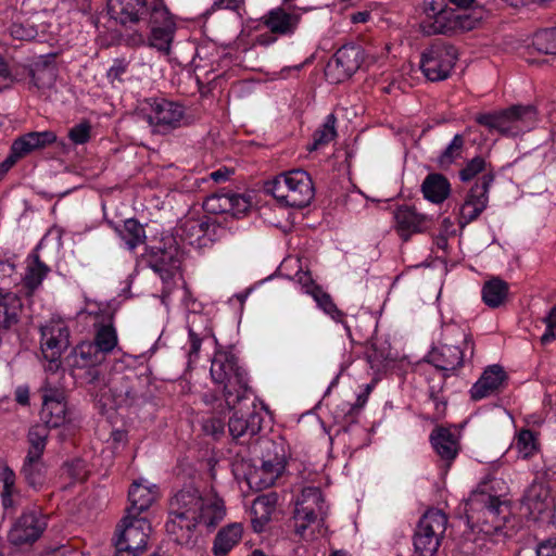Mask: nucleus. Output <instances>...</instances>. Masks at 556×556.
<instances>
[{
  "label": "nucleus",
  "instance_id": "15",
  "mask_svg": "<svg viewBox=\"0 0 556 556\" xmlns=\"http://www.w3.org/2000/svg\"><path fill=\"white\" fill-rule=\"evenodd\" d=\"M40 345L45 357L50 362V367H59L56 363L62 352L70 344V331L66 323L61 318H51L40 327Z\"/></svg>",
  "mask_w": 556,
  "mask_h": 556
},
{
  "label": "nucleus",
  "instance_id": "6",
  "mask_svg": "<svg viewBox=\"0 0 556 556\" xmlns=\"http://www.w3.org/2000/svg\"><path fill=\"white\" fill-rule=\"evenodd\" d=\"M476 122L490 131L505 137H518L536 127L539 115L534 105L517 104L498 112L479 114Z\"/></svg>",
  "mask_w": 556,
  "mask_h": 556
},
{
  "label": "nucleus",
  "instance_id": "21",
  "mask_svg": "<svg viewBox=\"0 0 556 556\" xmlns=\"http://www.w3.org/2000/svg\"><path fill=\"white\" fill-rule=\"evenodd\" d=\"M41 419L48 428L61 427L68 419L64 392L51 388L48 382L42 387Z\"/></svg>",
  "mask_w": 556,
  "mask_h": 556
},
{
  "label": "nucleus",
  "instance_id": "36",
  "mask_svg": "<svg viewBox=\"0 0 556 556\" xmlns=\"http://www.w3.org/2000/svg\"><path fill=\"white\" fill-rule=\"evenodd\" d=\"M115 231L124 247L129 251H134L138 245L143 244L147 239L143 226L134 218H128L123 225L116 226Z\"/></svg>",
  "mask_w": 556,
  "mask_h": 556
},
{
  "label": "nucleus",
  "instance_id": "7",
  "mask_svg": "<svg viewBox=\"0 0 556 556\" xmlns=\"http://www.w3.org/2000/svg\"><path fill=\"white\" fill-rule=\"evenodd\" d=\"M266 191L281 204L290 207L307 206L315 189L309 174L303 169L285 172L266 184Z\"/></svg>",
  "mask_w": 556,
  "mask_h": 556
},
{
  "label": "nucleus",
  "instance_id": "63",
  "mask_svg": "<svg viewBox=\"0 0 556 556\" xmlns=\"http://www.w3.org/2000/svg\"><path fill=\"white\" fill-rule=\"evenodd\" d=\"M433 405L435 408V416L441 417L445 413L446 402L443 401L440 396L433 395Z\"/></svg>",
  "mask_w": 556,
  "mask_h": 556
},
{
  "label": "nucleus",
  "instance_id": "57",
  "mask_svg": "<svg viewBox=\"0 0 556 556\" xmlns=\"http://www.w3.org/2000/svg\"><path fill=\"white\" fill-rule=\"evenodd\" d=\"M205 433L217 437L224 432V422L219 418H208L203 424Z\"/></svg>",
  "mask_w": 556,
  "mask_h": 556
},
{
  "label": "nucleus",
  "instance_id": "22",
  "mask_svg": "<svg viewBox=\"0 0 556 556\" xmlns=\"http://www.w3.org/2000/svg\"><path fill=\"white\" fill-rule=\"evenodd\" d=\"M97 396L103 406L117 408L127 405L135 397V391L128 377L114 376L109 380L108 386L100 389Z\"/></svg>",
  "mask_w": 556,
  "mask_h": 556
},
{
  "label": "nucleus",
  "instance_id": "44",
  "mask_svg": "<svg viewBox=\"0 0 556 556\" xmlns=\"http://www.w3.org/2000/svg\"><path fill=\"white\" fill-rule=\"evenodd\" d=\"M48 434L49 430L47 426L40 424L33 426L27 435L29 443L27 455H31V457H42Z\"/></svg>",
  "mask_w": 556,
  "mask_h": 556
},
{
  "label": "nucleus",
  "instance_id": "17",
  "mask_svg": "<svg viewBox=\"0 0 556 556\" xmlns=\"http://www.w3.org/2000/svg\"><path fill=\"white\" fill-rule=\"evenodd\" d=\"M493 180L494 175L486 173L481 177L479 184L471 187L459 210L458 222L462 227H465L476 220L486 208L489 203V191Z\"/></svg>",
  "mask_w": 556,
  "mask_h": 556
},
{
  "label": "nucleus",
  "instance_id": "25",
  "mask_svg": "<svg viewBox=\"0 0 556 556\" xmlns=\"http://www.w3.org/2000/svg\"><path fill=\"white\" fill-rule=\"evenodd\" d=\"M507 376L504 368L500 365L488 366L479 380L471 387V399L479 401L498 391Z\"/></svg>",
  "mask_w": 556,
  "mask_h": 556
},
{
  "label": "nucleus",
  "instance_id": "48",
  "mask_svg": "<svg viewBox=\"0 0 556 556\" xmlns=\"http://www.w3.org/2000/svg\"><path fill=\"white\" fill-rule=\"evenodd\" d=\"M533 46L539 52L556 54V28L538 31L533 37Z\"/></svg>",
  "mask_w": 556,
  "mask_h": 556
},
{
  "label": "nucleus",
  "instance_id": "14",
  "mask_svg": "<svg viewBox=\"0 0 556 556\" xmlns=\"http://www.w3.org/2000/svg\"><path fill=\"white\" fill-rule=\"evenodd\" d=\"M151 27L150 46L168 54L176 33V24L162 0L151 4L150 18L146 22Z\"/></svg>",
  "mask_w": 556,
  "mask_h": 556
},
{
  "label": "nucleus",
  "instance_id": "30",
  "mask_svg": "<svg viewBox=\"0 0 556 556\" xmlns=\"http://www.w3.org/2000/svg\"><path fill=\"white\" fill-rule=\"evenodd\" d=\"M23 303L13 292H0V328L11 329L20 321Z\"/></svg>",
  "mask_w": 556,
  "mask_h": 556
},
{
  "label": "nucleus",
  "instance_id": "3",
  "mask_svg": "<svg viewBox=\"0 0 556 556\" xmlns=\"http://www.w3.org/2000/svg\"><path fill=\"white\" fill-rule=\"evenodd\" d=\"M210 224L203 218L181 219L175 229L176 247L159 249L152 260L151 268L160 276L164 283V292L168 294L180 267L179 243L193 248H203L212 241Z\"/></svg>",
  "mask_w": 556,
  "mask_h": 556
},
{
  "label": "nucleus",
  "instance_id": "12",
  "mask_svg": "<svg viewBox=\"0 0 556 556\" xmlns=\"http://www.w3.org/2000/svg\"><path fill=\"white\" fill-rule=\"evenodd\" d=\"M143 110L147 122L155 132L167 134L185 124V108L177 102L153 99Z\"/></svg>",
  "mask_w": 556,
  "mask_h": 556
},
{
  "label": "nucleus",
  "instance_id": "47",
  "mask_svg": "<svg viewBox=\"0 0 556 556\" xmlns=\"http://www.w3.org/2000/svg\"><path fill=\"white\" fill-rule=\"evenodd\" d=\"M463 148L464 137L457 134L438 157V164L443 168L448 167L462 156Z\"/></svg>",
  "mask_w": 556,
  "mask_h": 556
},
{
  "label": "nucleus",
  "instance_id": "60",
  "mask_svg": "<svg viewBox=\"0 0 556 556\" xmlns=\"http://www.w3.org/2000/svg\"><path fill=\"white\" fill-rule=\"evenodd\" d=\"M15 401L21 405H27L29 403V389L27 386H18L15 389Z\"/></svg>",
  "mask_w": 556,
  "mask_h": 556
},
{
  "label": "nucleus",
  "instance_id": "41",
  "mask_svg": "<svg viewBox=\"0 0 556 556\" xmlns=\"http://www.w3.org/2000/svg\"><path fill=\"white\" fill-rule=\"evenodd\" d=\"M508 285L501 279H492L482 288V300L489 307H498L507 296Z\"/></svg>",
  "mask_w": 556,
  "mask_h": 556
},
{
  "label": "nucleus",
  "instance_id": "56",
  "mask_svg": "<svg viewBox=\"0 0 556 556\" xmlns=\"http://www.w3.org/2000/svg\"><path fill=\"white\" fill-rule=\"evenodd\" d=\"M535 556H556V538L540 542L535 549Z\"/></svg>",
  "mask_w": 556,
  "mask_h": 556
},
{
  "label": "nucleus",
  "instance_id": "59",
  "mask_svg": "<svg viewBox=\"0 0 556 556\" xmlns=\"http://www.w3.org/2000/svg\"><path fill=\"white\" fill-rule=\"evenodd\" d=\"M244 3V0H215L212 9H228V10H239V8Z\"/></svg>",
  "mask_w": 556,
  "mask_h": 556
},
{
  "label": "nucleus",
  "instance_id": "18",
  "mask_svg": "<svg viewBox=\"0 0 556 556\" xmlns=\"http://www.w3.org/2000/svg\"><path fill=\"white\" fill-rule=\"evenodd\" d=\"M203 208L208 214H230L239 218L251 208V199L231 191H219L204 200Z\"/></svg>",
  "mask_w": 556,
  "mask_h": 556
},
{
  "label": "nucleus",
  "instance_id": "4",
  "mask_svg": "<svg viewBox=\"0 0 556 556\" xmlns=\"http://www.w3.org/2000/svg\"><path fill=\"white\" fill-rule=\"evenodd\" d=\"M475 354V342L468 329L456 323L442 326L441 343L428 354V362L443 371H455Z\"/></svg>",
  "mask_w": 556,
  "mask_h": 556
},
{
  "label": "nucleus",
  "instance_id": "9",
  "mask_svg": "<svg viewBox=\"0 0 556 556\" xmlns=\"http://www.w3.org/2000/svg\"><path fill=\"white\" fill-rule=\"evenodd\" d=\"M447 525V517L439 509H429L420 518L414 533L413 544L415 553L420 556H433L443 538Z\"/></svg>",
  "mask_w": 556,
  "mask_h": 556
},
{
  "label": "nucleus",
  "instance_id": "19",
  "mask_svg": "<svg viewBox=\"0 0 556 556\" xmlns=\"http://www.w3.org/2000/svg\"><path fill=\"white\" fill-rule=\"evenodd\" d=\"M151 525L144 517L126 515L117 531L116 541L125 548L142 552L147 547Z\"/></svg>",
  "mask_w": 556,
  "mask_h": 556
},
{
  "label": "nucleus",
  "instance_id": "26",
  "mask_svg": "<svg viewBox=\"0 0 556 556\" xmlns=\"http://www.w3.org/2000/svg\"><path fill=\"white\" fill-rule=\"evenodd\" d=\"M522 506L536 518L552 506L549 488L542 481H533L522 497Z\"/></svg>",
  "mask_w": 556,
  "mask_h": 556
},
{
  "label": "nucleus",
  "instance_id": "45",
  "mask_svg": "<svg viewBox=\"0 0 556 556\" xmlns=\"http://www.w3.org/2000/svg\"><path fill=\"white\" fill-rule=\"evenodd\" d=\"M309 295L314 299L317 306L336 321H341L343 313L333 303L331 296L320 287L309 290Z\"/></svg>",
  "mask_w": 556,
  "mask_h": 556
},
{
  "label": "nucleus",
  "instance_id": "51",
  "mask_svg": "<svg viewBox=\"0 0 556 556\" xmlns=\"http://www.w3.org/2000/svg\"><path fill=\"white\" fill-rule=\"evenodd\" d=\"M485 169V161L481 156H476L469 161L465 167L459 172V178L462 181H470L478 174Z\"/></svg>",
  "mask_w": 556,
  "mask_h": 556
},
{
  "label": "nucleus",
  "instance_id": "58",
  "mask_svg": "<svg viewBox=\"0 0 556 556\" xmlns=\"http://www.w3.org/2000/svg\"><path fill=\"white\" fill-rule=\"evenodd\" d=\"M295 281L301 286L303 292L309 294V290L313 288H319L315 285L311 275L305 271H298L294 276Z\"/></svg>",
  "mask_w": 556,
  "mask_h": 556
},
{
  "label": "nucleus",
  "instance_id": "13",
  "mask_svg": "<svg viewBox=\"0 0 556 556\" xmlns=\"http://www.w3.org/2000/svg\"><path fill=\"white\" fill-rule=\"evenodd\" d=\"M327 514L321 491L315 486L304 488L299 496L294 510L295 532L303 536L308 527Z\"/></svg>",
  "mask_w": 556,
  "mask_h": 556
},
{
  "label": "nucleus",
  "instance_id": "34",
  "mask_svg": "<svg viewBox=\"0 0 556 556\" xmlns=\"http://www.w3.org/2000/svg\"><path fill=\"white\" fill-rule=\"evenodd\" d=\"M0 482H2L1 503L4 511L13 513L21 505L22 495L15 488V473L9 467L0 468Z\"/></svg>",
  "mask_w": 556,
  "mask_h": 556
},
{
  "label": "nucleus",
  "instance_id": "64",
  "mask_svg": "<svg viewBox=\"0 0 556 556\" xmlns=\"http://www.w3.org/2000/svg\"><path fill=\"white\" fill-rule=\"evenodd\" d=\"M115 556H136L138 552L131 549V548H125L119 542L115 541Z\"/></svg>",
  "mask_w": 556,
  "mask_h": 556
},
{
  "label": "nucleus",
  "instance_id": "10",
  "mask_svg": "<svg viewBox=\"0 0 556 556\" xmlns=\"http://www.w3.org/2000/svg\"><path fill=\"white\" fill-rule=\"evenodd\" d=\"M97 351L91 342H81L65 358L73 378L80 383L93 384L94 388L103 382L98 365L104 359Z\"/></svg>",
  "mask_w": 556,
  "mask_h": 556
},
{
  "label": "nucleus",
  "instance_id": "35",
  "mask_svg": "<svg viewBox=\"0 0 556 556\" xmlns=\"http://www.w3.org/2000/svg\"><path fill=\"white\" fill-rule=\"evenodd\" d=\"M278 496L276 493H268L257 496L252 505V519L253 529L261 532L263 526L269 521L271 514L276 509Z\"/></svg>",
  "mask_w": 556,
  "mask_h": 556
},
{
  "label": "nucleus",
  "instance_id": "61",
  "mask_svg": "<svg viewBox=\"0 0 556 556\" xmlns=\"http://www.w3.org/2000/svg\"><path fill=\"white\" fill-rule=\"evenodd\" d=\"M232 170L227 167L218 168L210 174V178L215 182H224L229 179Z\"/></svg>",
  "mask_w": 556,
  "mask_h": 556
},
{
  "label": "nucleus",
  "instance_id": "37",
  "mask_svg": "<svg viewBox=\"0 0 556 556\" xmlns=\"http://www.w3.org/2000/svg\"><path fill=\"white\" fill-rule=\"evenodd\" d=\"M299 22L296 15L287 13L283 9H274L264 16V24L267 28L279 35L293 33Z\"/></svg>",
  "mask_w": 556,
  "mask_h": 556
},
{
  "label": "nucleus",
  "instance_id": "23",
  "mask_svg": "<svg viewBox=\"0 0 556 556\" xmlns=\"http://www.w3.org/2000/svg\"><path fill=\"white\" fill-rule=\"evenodd\" d=\"M395 228L403 240H408L413 233L427 230L431 219L419 214L414 207L403 205L394 211Z\"/></svg>",
  "mask_w": 556,
  "mask_h": 556
},
{
  "label": "nucleus",
  "instance_id": "8",
  "mask_svg": "<svg viewBox=\"0 0 556 556\" xmlns=\"http://www.w3.org/2000/svg\"><path fill=\"white\" fill-rule=\"evenodd\" d=\"M475 21L465 14L457 13L444 0H425L424 17L420 29L425 35L451 34L458 30H470Z\"/></svg>",
  "mask_w": 556,
  "mask_h": 556
},
{
  "label": "nucleus",
  "instance_id": "1",
  "mask_svg": "<svg viewBox=\"0 0 556 556\" xmlns=\"http://www.w3.org/2000/svg\"><path fill=\"white\" fill-rule=\"evenodd\" d=\"M225 516V503L213 489L202 491L188 485L170 501L166 531L177 544L190 546L195 542L197 527L212 531Z\"/></svg>",
  "mask_w": 556,
  "mask_h": 556
},
{
  "label": "nucleus",
  "instance_id": "27",
  "mask_svg": "<svg viewBox=\"0 0 556 556\" xmlns=\"http://www.w3.org/2000/svg\"><path fill=\"white\" fill-rule=\"evenodd\" d=\"M285 465L280 459L264 460L247 476V481L252 489L263 490L271 486L282 473Z\"/></svg>",
  "mask_w": 556,
  "mask_h": 556
},
{
  "label": "nucleus",
  "instance_id": "53",
  "mask_svg": "<svg viewBox=\"0 0 556 556\" xmlns=\"http://www.w3.org/2000/svg\"><path fill=\"white\" fill-rule=\"evenodd\" d=\"M546 329L541 337L542 344H548L556 338V306L553 307L549 314L544 318Z\"/></svg>",
  "mask_w": 556,
  "mask_h": 556
},
{
  "label": "nucleus",
  "instance_id": "28",
  "mask_svg": "<svg viewBox=\"0 0 556 556\" xmlns=\"http://www.w3.org/2000/svg\"><path fill=\"white\" fill-rule=\"evenodd\" d=\"M55 140L56 135L53 131H30L16 138L12 146L15 154H21L24 157L34 151L52 144Z\"/></svg>",
  "mask_w": 556,
  "mask_h": 556
},
{
  "label": "nucleus",
  "instance_id": "50",
  "mask_svg": "<svg viewBox=\"0 0 556 556\" xmlns=\"http://www.w3.org/2000/svg\"><path fill=\"white\" fill-rule=\"evenodd\" d=\"M10 36L17 40H31L36 38L37 28L29 23L14 22L8 28Z\"/></svg>",
  "mask_w": 556,
  "mask_h": 556
},
{
  "label": "nucleus",
  "instance_id": "20",
  "mask_svg": "<svg viewBox=\"0 0 556 556\" xmlns=\"http://www.w3.org/2000/svg\"><path fill=\"white\" fill-rule=\"evenodd\" d=\"M108 14L124 26H131L150 18L151 5L147 0H108Z\"/></svg>",
  "mask_w": 556,
  "mask_h": 556
},
{
  "label": "nucleus",
  "instance_id": "5",
  "mask_svg": "<svg viewBox=\"0 0 556 556\" xmlns=\"http://www.w3.org/2000/svg\"><path fill=\"white\" fill-rule=\"evenodd\" d=\"M210 375L212 381L222 387L228 408H233L237 402L245 397L248 375L231 350L215 351L211 361Z\"/></svg>",
  "mask_w": 556,
  "mask_h": 556
},
{
  "label": "nucleus",
  "instance_id": "11",
  "mask_svg": "<svg viewBox=\"0 0 556 556\" xmlns=\"http://www.w3.org/2000/svg\"><path fill=\"white\" fill-rule=\"evenodd\" d=\"M457 60V50L445 42H434L421 54L420 68L430 81L446 79Z\"/></svg>",
  "mask_w": 556,
  "mask_h": 556
},
{
  "label": "nucleus",
  "instance_id": "33",
  "mask_svg": "<svg viewBox=\"0 0 556 556\" xmlns=\"http://www.w3.org/2000/svg\"><path fill=\"white\" fill-rule=\"evenodd\" d=\"M261 424L262 417L255 412L250 413L247 418L235 413L229 419L228 428L235 439L251 438L260 432Z\"/></svg>",
  "mask_w": 556,
  "mask_h": 556
},
{
  "label": "nucleus",
  "instance_id": "42",
  "mask_svg": "<svg viewBox=\"0 0 556 556\" xmlns=\"http://www.w3.org/2000/svg\"><path fill=\"white\" fill-rule=\"evenodd\" d=\"M336 123L337 118L333 114L326 116L323 125L313 135V143L308 147L309 151L324 148L337 137Z\"/></svg>",
  "mask_w": 556,
  "mask_h": 556
},
{
  "label": "nucleus",
  "instance_id": "54",
  "mask_svg": "<svg viewBox=\"0 0 556 556\" xmlns=\"http://www.w3.org/2000/svg\"><path fill=\"white\" fill-rule=\"evenodd\" d=\"M68 137L75 144L86 143L90 138V125L88 123H80L74 126L68 131Z\"/></svg>",
  "mask_w": 556,
  "mask_h": 556
},
{
  "label": "nucleus",
  "instance_id": "49",
  "mask_svg": "<svg viewBox=\"0 0 556 556\" xmlns=\"http://www.w3.org/2000/svg\"><path fill=\"white\" fill-rule=\"evenodd\" d=\"M516 448L522 458H528L536 450L534 434L530 430H521L516 439Z\"/></svg>",
  "mask_w": 556,
  "mask_h": 556
},
{
  "label": "nucleus",
  "instance_id": "24",
  "mask_svg": "<svg viewBox=\"0 0 556 556\" xmlns=\"http://www.w3.org/2000/svg\"><path fill=\"white\" fill-rule=\"evenodd\" d=\"M159 489L155 484L149 483L146 479L134 481L128 492L129 507L127 514L130 517L140 516L156 500Z\"/></svg>",
  "mask_w": 556,
  "mask_h": 556
},
{
  "label": "nucleus",
  "instance_id": "38",
  "mask_svg": "<svg viewBox=\"0 0 556 556\" xmlns=\"http://www.w3.org/2000/svg\"><path fill=\"white\" fill-rule=\"evenodd\" d=\"M421 189L427 200L439 204L448 197L451 185L443 175L430 174L425 178Z\"/></svg>",
  "mask_w": 556,
  "mask_h": 556
},
{
  "label": "nucleus",
  "instance_id": "40",
  "mask_svg": "<svg viewBox=\"0 0 556 556\" xmlns=\"http://www.w3.org/2000/svg\"><path fill=\"white\" fill-rule=\"evenodd\" d=\"M45 472L46 469L42 457L26 455L22 473L30 486L35 489L40 488L45 482Z\"/></svg>",
  "mask_w": 556,
  "mask_h": 556
},
{
  "label": "nucleus",
  "instance_id": "2",
  "mask_svg": "<svg viewBox=\"0 0 556 556\" xmlns=\"http://www.w3.org/2000/svg\"><path fill=\"white\" fill-rule=\"evenodd\" d=\"M505 482L492 476H488L471 492L466 501V517L472 531L477 534L475 542L479 553L486 543L495 544L511 535L514 526L510 523V510L506 500Z\"/></svg>",
  "mask_w": 556,
  "mask_h": 556
},
{
  "label": "nucleus",
  "instance_id": "31",
  "mask_svg": "<svg viewBox=\"0 0 556 556\" xmlns=\"http://www.w3.org/2000/svg\"><path fill=\"white\" fill-rule=\"evenodd\" d=\"M430 440L441 459L450 464L457 456L458 443L450 430L444 428L435 429L432 431Z\"/></svg>",
  "mask_w": 556,
  "mask_h": 556
},
{
  "label": "nucleus",
  "instance_id": "29",
  "mask_svg": "<svg viewBox=\"0 0 556 556\" xmlns=\"http://www.w3.org/2000/svg\"><path fill=\"white\" fill-rule=\"evenodd\" d=\"M363 62V51L361 47L355 45H345L341 47L334 54L333 62L329 67L334 65L340 70L343 78L352 76Z\"/></svg>",
  "mask_w": 556,
  "mask_h": 556
},
{
  "label": "nucleus",
  "instance_id": "16",
  "mask_svg": "<svg viewBox=\"0 0 556 556\" xmlns=\"http://www.w3.org/2000/svg\"><path fill=\"white\" fill-rule=\"evenodd\" d=\"M47 527V518L37 507L23 511L9 532L13 545L31 544L37 541Z\"/></svg>",
  "mask_w": 556,
  "mask_h": 556
},
{
  "label": "nucleus",
  "instance_id": "55",
  "mask_svg": "<svg viewBox=\"0 0 556 556\" xmlns=\"http://www.w3.org/2000/svg\"><path fill=\"white\" fill-rule=\"evenodd\" d=\"M53 76L51 68L42 67L33 72L31 80L36 87L43 88L52 80Z\"/></svg>",
  "mask_w": 556,
  "mask_h": 556
},
{
  "label": "nucleus",
  "instance_id": "43",
  "mask_svg": "<svg viewBox=\"0 0 556 556\" xmlns=\"http://www.w3.org/2000/svg\"><path fill=\"white\" fill-rule=\"evenodd\" d=\"M98 353L104 358L117 345L116 330L112 325H102L97 329L94 341L91 342Z\"/></svg>",
  "mask_w": 556,
  "mask_h": 556
},
{
  "label": "nucleus",
  "instance_id": "39",
  "mask_svg": "<svg viewBox=\"0 0 556 556\" xmlns=\"http://www.w3.org/2000/svg\"><path fill=\"white\" fill-rule=\"evenodd\" d=\"M195 319H203L202 316L193 315L192 321L188 325V342L184 345L182 350L188 358V364L197 362L201 350L202 341L210 334L208 330L199 332L195 328Z\"/></svg>",
  "mask_w": 556,
  "mask_h": 556
},
{
  "label": "nucleus",
  "instance_id": "32",
  "mask_svg": "<svg viewBox=\"0 0 556 556\" xmlns=\"http://www.w3.org/2000/svg\"><path fill=\"white\" fill-rule=\"evenodd\" d=\"M243 533L242 525L230 523L222 528L215 536L213 553L215 556H226L241 540Z\"/></svg>",
  "mask_w": 556,
  "mask_h": 556
},
{
  "label": "nucleus",
  "instance_id": "46",
  "mask_svg": "<svg viewBox=\"0 0 556 556\" xmlns=\"http://www.w3.org/2000/svg\"><path fill=\"white\" fill-rule=\"evenodd\" d=\"M48 273L49 267L39 260L37 254L34 255L31 263L27 266V271L24 278L26 286L31 289L37 288Z\"/></svg>",
  "mask_w": 556,
  "mask_h": 556
},
{
  "label": "nucleus",
  "instance_id": "62",
  "mask_svg": "<svg viewBox=\"0 0 556 556\" xmlns=\"http://www.w3.org/2000/svg\"><path fill=\"white\" fill-rule=\"evenodd\" d=\"M22 157L23 156L21 154H15V152L13 150V146H11L10 154L1 163V169L9 170L17 162V160H20Z\"/></svg>",
  "mask_w": 556,
  "mask_h": 556
},
{
  "label": "nucleus",
  "instance_id": "52",
  "mask_svg": "<svg viewBox=\"0 0 556 556\" xmlns=\"http://www.w3.org/2000/svg\"><path fill=\"white\" fill-rule=\"evenodd\" d=\"M129 63L125 59H115L106 72L108 79L114 84L121 83L123 76L128 72Z\"/></svg>",
  "mask_w": 556,
  "mask_h": 556
}]
</instances>
